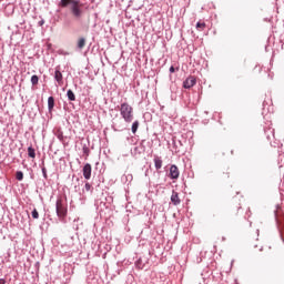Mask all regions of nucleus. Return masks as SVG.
Wrapping results in <instances>:
<instances>
[{"instance_id": "1", "label": "nucleus", "mask_w": 284, "mask_h": 284, "mask_svg": "<svg viewBox=\"0 0 284 284\" xmlns=\"http://www.w3.org/2000/svg\"><path fill=\"white\" fill-rule=\"evenodd\" d=\"M68 6H71L70 11L75 19H81L83 17V9H81L80 0H60V8H68Z\"/></svg>"}, {"instance_id": "2", "label": "nucleus", "mask_w": 284, "mask_h": 284, "mask_svg": "<svg viewBox=\"0 0 284 284\" xmlns=\"http://www.w3.org/2000/svg\"><path fill=\"white\" fill-rule=\"evenodd\" d=\"M120 115L125 123H132L134 121V109L128 102H123L120 105Z\"/></svg>"}, {"instance_id": "3", "label": "nucleus", "mask_w": 284, "mask_h": 284, "mask_svg": "<svg viewBox=\"0 0 284 284\" xmlns=\"http://www.w3.org/2000/svg\"><path fill=\"white\" fill-rule=\"evenodd\" d=\"M55 212L58 219H65L68 216V206L63 203V199L59 197L55 202Z\"/></svg>"}, {"instance_id": "4", "label": "nucleus", "mask_w": 284, "mask_h": 284, "mask_svg": "<svg viewBox=\"0 0 284 284\" xmlns=\"http://www.w3.org/2000/svg\"><path fill=\"white\" fill-rule=\"evenodd\" d=\"M112 130L114 132H123L124 130H128V126L125 125V122H123V120L120 119L113 122Z\"/></svg>"}, {"instance_id": "5", "label": "nucleus", "mask_w": 284, "mask_h": 284, "mask_svg": "<svg viewBox=\"0 0 284 284\" xmlns=\"http://www.w3.org/2000/svg\"><path fill=\"white\" fill-rule=\"evenodd\" d=\"M82 174L87 181H90V179H92V165L90 163L84 164L82 169Z\"/></svg>"}, {"instance_id": "6", "label": "nucleus", "mask_w": 284, "mask_h": 284, "mask_svg": "<svg viewBox=\"0 0 284 284\" xmlns=\"http://www.w3.org/2000/svg\"><path fill=\"white\" fill-rule=\"evenodd\" d=\"M194 85H196V78L192 75L186 78L183 82V88H185V90H190V88H194Z\"/></svg>"}, {"instance_id": "7", "label": "nucleus", "mask_w": 284, "mask_h": 284, "mask_svg": "<svg viewBox=\"0 0 284 284\" xmlns=\"http://www.w3.org/2000/svg\"><path fill=\"white\" fill-rule=\"evenodd\" d=\"M180 174L181 173L179 172V166H176V164H173L170 166L171 179L176 180V179H179Z\"/></svg>"}, {"instance_id": "8", "label": "nucleus", "mask_w": 284, "mask_h": 284, "mask_svg": "<svg viewBox=\"0 0 284 284\" xmlns=\"http://www.w3.org/2000/svg\"><path fill=\"white\" fill-rule=\"evenodd\" d=\"M54 80L59 85H63V73L59 69H55L54 71Z\"/></svg>"}, {"instance_id": "9", "label": "nucleus", "mask_w": 284, "mask_h": 284, "mask_svg": "<svg viewBox=\"0 0 284 284\" xmlns=\"http://www.w3.org/2000/svg\"><path fill=\"white\" fill-rule=\"evenodd\" d=\"M153 163L155 165V170H161L163 168V160L159 155H154Z\"/></svg>"}, {"instance_id": "10", "label": "nucleus", "mask_w": 284, "mask_h": 284, "mask_svg": "<svg viewBox=\"0 0 284 284\" xmlns=\"http://www.w3.org/2000/svg\"><path fill=\"white\" fill-rule=\"evenodd\" d=\"M171 202L173 205H181V199L179 197V193L173 191L171 195Z\"/></svg>"}, {"instance_id": "11", "label": "nucleus", "mask_w": 284, "mask_h": 284, "mask_svg": "<svg viewBox=\"0 0 284 284\" xmlns=\"http://www.w3.org/2000/svg\"><path fill=\"white\" fill-rule=\"evenodd\" d=\"M78 50H83L85 48V38H79L77 43Z\"/></svg>"}, {"instance_id": "12", "label": "nucleus", "mask_w": 284, "mask_h": 284, "mask_svg": "<svg viewBox=\"0 0 284 284\" xmlns=\"http://www.w3.org/2000/svg\"><path fill=\"white\" fill-rule=\"evenodd\" d=\"M48 110L49 112H52V110H54V97L48 98Z\"/></svg>"}, {"instance_id": "13", "label": "nucleus", "mask_w": 284, "mask_h": 284, "mask_svg": "<svg viewBox=\"0 0 284 284\" xmlns=\"http://www.w3.org/2000/svg\"><path fill=\"white\" fill-rule=\"evenodd\" d=\"M132 179H133L132 174L128 173V174L122 175L121 181H122V183H128V182L132 183Z\"/></svg>"}, {"instance_id": "14", "label": "nucleus", "mask_w": 284, "mask_h": 284, "mask_svg": "<svg viewBox=\"0 0 284 284\" xmlns=\"http://www.w3.org/2000/svg\"><path fill=\"white\" fill-rule=\"evenodd\" d=\"M67 97L69 101H77V95L74 94V91H72L71 89L67 91Z\"/></svg>"}, {"instance_id": "15", "label": "nucleus", "mask_w": 284, "mask_h": 284, "mask_svg": "<svg viewBox=\"0 0 284 284\" xmlns=\"http://www.w3.org/2000/svg\"><path fill=\"white\" fill-rule=\"evenodd\" d=\"M139 120H135L133 123H132V126H131V132L132 134H136L138 130H139Z\"/></svg>"}, {"instance_id": "16", "label": "nucleus", "mask_w": 284, "mask_h": 284, "mask_svg": "<svg viewBox=\"0 0 284 284\" xmlns=\"http://www.w3.org/2000/svg\"><path fill=\"white\" fill-rule=\"evenodd\" d=\"M28 156H30V159H36L37 152L34 151V148L32 146L28 148Z\"/></svg>"}, {"instance_id": "17", "label": "nucleus", "mask_w": 284, "mask_h": 284, "mask_svg": "<svg viewBox=\"0 0 284 284\" xmlns=\"http://www.w3.org/2000/svg\"><path fill=\"white\" fill-rule=\"evenodd\" d=\"M31 84L38 85L39 84V75H32L31 77Z\"/></svg>"}, {"instance_id": "18", "label": "nucleus", "mask_w": 284, "mask_h": 284, "mask_svg": "<svg viewBox=\"0 0 284 284\" xmlns=\"http://www.w3.org/2000/svg\"><path fill=\"white\" fill-rule=\"evenodd\" d=\"M135 266L138 267V270H143L144 265H143V260L139 258L135 262Z\"/></svg>"}, {"instance_id": "19", "label": "nucleus", "mask_w": 284, "mask_h": 284, "mask_svg": "<svg viewBox=\"0 0 284 284\" xmlns=\"http://www.w3.org/2000/svg\"><path fill=\"white\" fill-rule=\"evenodd\" d=\"M16 179H17V181H23V173H22V171H17L16 172Z\"/></svg>"}, {"instance_id": "20", "label": "nucleus", "mask_w": 284, "mask_h": 284, "mask_svg": "<svg viewBox=\"0 0 284 284\" xmlns=\"http://www.w3.org/2000/svg\"><path fill=\"white\" fill-rule=\"evenodd\" d=\"M196 29L200 30V31L205 30V22H197L196 23Z\"/></svg>"}, {"instance_id": "21", "label": "nucleus", "mask_w": 284, "mask_h": 284, "mask_svg": "<svg viewBox=\"0 0 284 284\" xmlns=\"http://www.w3.org/2000/svg\"><path fill=\"white\" fill-rule=\"evenodd\" d=\"M82 151H83V154H85V156H90V149L87 145L82 148Z\"/></svg>"}, {"instance_id": "22", "label": "nucleus", "mask_w": 284, "mask_h": 284, "mask_svg": "<svg viewBox=\"0 0 284 284\" xmlns=\"http://www.w3.org/2000/svg\"><path fill=\"white\" fill-rule=\"evenodd\" d=\"M31 216H32V219H39V211H37V209H34V210L31 212Z\"/></svg>"}, {"instance_id": "23", "label": "nucleus", "mask_w": 284, "mask_h": 284, "mask_svg": "<svg viewBox=\"0 0 284 284\" xmlns=\"http://www.w3.org/2000/svg\"><path fill=\"white\" fill-rule=\"evenodd\" d=\"M42 176L43 179L48 180V170L45 169V166L42 168Z\"/></svg>"}, {"instance_id": "24", "label": "nucleus", "mask_w": 284, "mask_h": 284, "mask_svg": "<svg viewBox=\"0 0 284 284\" xmlns=\"http://www.w3.org/2000/svg\"><path fill=\"white\" fill-rule=\"evenodd\" d=\"M84 190H85V192H90V190H92V185L89 182H87L84 184Z\"/></svg>"}, {"instance_id": "25", "label": "nucleus", "mask_w": 284, "mask_h": 284, "mask_svg": "<svg viewBox=\"0 0 284 284\" xmlns=\"http://www.w3.org/2000/svg\"><path fill=\"white\" fill-rule=\"evenodd\" d=\"M169 72L171 74H174V72H176V69L174 68V65L170 67Z\"/></svg>"}, {"instance_id": "26", "label": "nucleus", "mask_w": 284, "mask_h": 284, "mask_svg": "<svg viewBox=\"0 0 284 284\" xmlns=\"http://www.w3.org/2000/svg\"><path fill=\"white\" fill-rule=\"evenodd\" d=\"M45 23V20H40L39 22H38V26H43Z\"/></svg>"}, {"instance_id": "27", "label": "nucleus", "mask_w": 284, "mask_h": 284, "mask_svg": "<svg viewBox=\"0 0 284 284\" xmlns=\"http://www.w3.org/2000/svg\"><path fill=\"white\" fill-rule=\"evenodd\" d=\"M0 284H6V280L0 278Z\"/></svg>"}]
</instances>
